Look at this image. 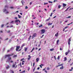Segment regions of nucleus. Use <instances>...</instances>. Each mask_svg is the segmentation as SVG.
<instances>
[{"label": "nucleus", "mask_w": 73, "mask_h": 73, "mask_svg": "<svg viewBox=\"0 0 73 73\" xmlns=\"http://www.w3.org/2000/svg\"><path fill=\"white\" fill-rule=\"evenodd\" d=\"M30 70V68L29 67L28 68V71H29Z\"/></svg>", "instance_id": "49530a36"}, {"label": "nucleus", "mask_w": 73, "mask_h": 73, "mask_svg": "<svg viewBox=\"0 0 73 73\" xmlns=\"http://www.w3.org/2000/svg\"><path fill=\"white\" fill-rule=\"evenodd\" d=\"M73 24V22H71V23L68 24L67 25H70V24Z\"/></svg>", "instance_id": "2f4dec72"}, {"label": "nucleus", "mask_w": 73, "mask_h": 73, "mask_svg": "<svg viewBox=\"0 0 73 73\" xmlns=\"http://www.w3.org/2000/svg\"><path fill=\"white\" fill-rule=\"evenodd\" d=\"M32 37V36H30L29 38H28V40H29V41H30V39H31V37Z\"/></svg>", "instance_id": "393cba45"}, {"label": "nucleus", "mask_w": 73, "mask_h": 73, "mask_svg": "<svg viewBox=\"0 0 73 73\" xmlns=\"http://www.w3.org/2000/svg\"><path fill=\"white\" fill-rule=\"evenodd\" d=\"M57 59H58V60H59V59H60V56H58V57Z\"/></svg>", "instance_id": "a19ab883"}, {"label": "nucleus", "mask_w": 73, "mask_h": 73, "mask_svg": "<svg viewBox=\"0 0 73 73\" xmlns=\"http://www.w3.org/2000/svg\"><path fill=\"white\" fill-rule=\"evenodd\" d=\"M32 4V2H30V5H31Z\"/></svg>", "instance_id": "0e129e2a"}, {"label": "nucleus", "mask_w": 73, "mask_h": 73, "mask_svg": "<svg viewBox=\"0 0 73 73\" xmlns=\"http://www.w3.org/2000/svg\"><path fill=\"white\" fill-rule=\"evenodd\" d=\"M63 64H59V66H62L63 65H63Z\"/></svg>", "instance_id": "c85d7f7f"}, {"label": "nucleus", "mask_w": 73, "mask_h": 73, "mask_svg": "<svg viewBox=\"0 0 73 73\" xmlns=\"http://www.w3.org/2000/svg\"><path fill=\"white\" fill-rule=\"evenodd\" d=\"M58 42H59V40H58L56 42L57 45H58Z\"/></svg>", "instance_id": "4468645a"}, {"label": "nucleus", "mask_w": 73, "mask_h": 73, "mask_svg": "<svg viewBox=\"0 0 73 73\" xmlns=\"http://www.w3.org/2000/svg\"><path fill=\"white\" fill-rule=\"evenodd\" d=\"M28 49V48H25V52H27V49Z\"/></svg>", "instance_id": "aec40b11"}, {"label": "nucleus", "mask_w": 73, "mask_h": 73, "mask_svg": "<svg viewBox=\"0 0 73 73\" xmlns=\"http://www.w3.org/2000/svg\"><path fill=\"white\" fill-rule=\"evenodd\" d=\"M37 70H39V69H40V67H38L37 68Z\"/></svg>", "instance_id": "bf43d9fd"}, {"label": "nucleus", "mask_w": 73, "mask_h": 73, "mask_svg": "<svg viewBox=\"0 0 73 73\" xmlns=\"http://www.w3.org/2000/svg\"><path fill=\"white\" fill-rule=\"evenodd\" d=\"M13 27V25H10V28H12V27Z\"/></svg>", "instance_id": "5fc2aeb1"}, {"label": "nucleus", "mask_w": 73, "mask_h": 73, "mask_svg": "<svg viewBox=\"0 0 73 73\" xmlns=\"http://www.w3.org/2000/svg\"><path fill=\"white\" fill-rule=\"evenodd\" d=\"M36 62H38V61H39V58H37L36 59Z\"/></svg>", "instance_id": "9b49d317"}, {"label": "nucleus", "mask_w": 73, "mask_h": 73, "mask_svg": "<svg viewBox=\"0 0 73 73\" xmlns=\"http://www.w3.org/2000/svg\"><path fill=\"white\" fill-rule=\"evenodd\" d=\"M34 73H38V72H35Z\"/></svg>", "instance_id": "69168bd1"}, {"label": "nucleus", "mask_w": 73, "mask_h": 73, "mask_svg": "<svg viewBox=\"0 0 73 73\" xmlns=\"http://www.w3.org/2000/svg\"><path fill=\"white\" fill-rule=\"evenodd\" d=\"M67 60V59L66 58V57H64V61H66Z\"/></svg>", "instance_id": "4be33fe9"}, {"label": "nucleus", "mask_w": 73, "mask_h": 73, "mask_svg": "<svg viewBox=\"0 0 73 73\" xmlns=\"http://www.w3.org/2000/svg\"><path fill=\"white\" fill-rule=\"evenodd\" d=\"M71 17V16H69L68 17H66L67 18H70Z\"/></svg>", "instance_id": "473e14b6"}, {"label": "nucleus", "mask_w": 73, "mask_h": 73, "mask_svg": "<svg viewBox=\"0 0 73 73\" xmlns=\"http://www.w3.org/2000/svg\"><path fill=\"white\" fill-rule=\"evenodd\" d=\"M36 68L35 67L33 70V72H35V69Z\"/></svg>", "instance_id": "4c0bfd02"}, {"label": "nucleus", "mask_w": 73, "mask_h": 73, "mask_svg": "<svg viewBox=\"0 0 73 73\" xmlns=\"http://www.w3.org/2000/svg\"><path fill=\"white\" fill-rule=\"evenodd\" d=\"M28 57H29L27 58V60H30L31 58V56L30 55H29L28 56Z\"/></svg>", "instance_id": "39448f33"}, {"label": "nucleus", "mask_w": 73, "mask_h": 73, "mask_svg": "<svg viewBox=\"0 0 73 73\" xmlns=\"http://www.w3.org/2000/svg\"><path fill=\"white\" fill-rule=\"evenodd\" d=\"M58 8H61V6L59 5L58 6Z\"/></svg>", "instance_id": "a18cd8bd"}, {"label": "nucleus", "mask_w": 73, "mask_h": 73, "mask_svg": "<svg viewBox=\"0 0 73 73\" xmlns=\"http://www.w3.org/2000/svg\"><path fill=\"white\" fill-rule=\"evenodd\" d=\"M11 57H10L8 59V60H11Z\"/></svg>", "instance_id": "e433bc0d"}, {"label": "nucleus", "mask_w": 73, "mask_h": 73, "mask_svg": "<svg viewBox=\"0 0 73 73\" xmlns=\"http://www.w3.org/2000/svg\"><path fill=\"white\" fill-rule=\"evenodd\" d=\"M63 7H65L66 6V5L65 3H63Z\"/></svg>", "instance_id": "1a4fd4ad"}, {"label": "nucleus", "mask_w": 73, "mask_h": 73, "mask_svg": "<svg viewBox=\"0 0 73 73\" xmlns=\"http://www.w3.org/2000/svg\"><path fill=\"white\" fill-rule=\"evenodd\" d=\"M50 69H49V67H48L47 68V70H49Z\"/></svg>", "instance_id": "c03bdc74"}, {"label": "nucleus", "mask_w": 73, "mask_h": 73, "mask_svg": "<svg viewBox=\"0 0 73 73\" xmlns=\"http://www.w3.org/2000/svg\"><path fill=\"white\" fill-rule=\"evenodd\" d=\"M10 51V50H7V52H9Z\"/></svg>", "instance_id": "338daca9"}, {"label": "nucleus", "mask_w": 73, "mask_h": 73, "mask_svg": "<svg viewBox=\"0 0 73 73\" xmlns=\"http://www.w3.org/2000/svg\"><path fill=\"white\" fill-rule=\"evenodd\" d=\"M17 55H15L14 56H13V58H15V57H17Z\"/></svg>", "instance_id": "6e6552de"}, {"label": "nucleus", "mask_w": 73, "mask_h": 73, "mask_svg": "<svg viewBox=\"0 0 73 73\" xmlns=\"http://www.w3.org/2000/svg\"><path fill=\"white\" fill-rule=\"evenodd\" d=\"M34 50H35V47H33V48L32 49V50L31 52V53H32V52H33V51Z\"/></svg>", "instance_id": "a211bd4d"}, {"label": "nucleus", "mask_w": 73, "mask_h": 73, "mask_svg": "<svg viewBox=\"0 0 73 73\" xmlns=\"http://www.w3.org/2000/svg\"><path fill=\"white\" fill-rule=\"evenodd\" d=\"M68 28V27L66 26L64 28V29H66V28Z\"/></svg>", "instance_id": "603ef678"}, {"label": "nucleus", "mask_w": 73, "mask_h": 73, "mask_svg": "<svg viewBox=\"0 0 73 73\" xmlns=\"http://www.w3.org/2000/svg\"><path fill=\"white\" fill-rule=\"evenodd\" d=\"M19 65H20L21 67H22V66H21V62L20 63V64L19 65Z\"/></svg>", "instance_id": "72a5a7b5"}, {"label": "nucleus", "mask_w": 73, "mask_h": 73, "mask_svg": "<svg viewBox=\"0 0 73 73\" xmlns=\"http://www.w3.org/2000/svg\"><path fill=\"white\" fill-rule=\"evenodd\" d=\"M58 36V32L57 33L55 34L56 37H57V36Z\"/></svg>", "instance_id": "ddd939ff"}, {"label": "nucleus", "mask_w": 73, "mask_h": 73, "mask_svg": "<svg viewBox=\"0 0 73 73\" xmlns=\"http://www.w3.org/2000/svg\"><path fill=\"white\" fill-rule=\"evenodd\" d=\"M50 51H53V50H54V48H53L51 49H50Z\"/></svg>", "instance_id": "bb28decb"}, {"label": "nucleus", "mask_w": 73, "mask_h": 73, "mask_svg": "<svg viewBox=\"0 0 73 73\" xmlns=\"http://www.w3.org/2000/svg\"><path fill=\"white\" fill-rule=\"evenodd\" d=\"M48 3H53V2L50 1H49Z\"/></svg>", "instance_id": "c9c22d12"}, {"label": "nucleus", "mask_w": 73, "mask_h": 73, "mask_svg": "<svg viewBox=\"0 0 73 73\" xmlns=\"http://www.w3.org/2000/svg\"><path fill=\"white\" fill-rule=\"evenodd\" d=\"M25 44H23L22 45V46L21 47V49H22V48H23V46H25Z\"/></svg>", "instance_id": "f3484780"}, {"label": "nucleus", "mask_w": 73, "mask_h": 73, "mask_svg": "<svg viewBox=\"0 0 73 73\" xmlns=\"http://www.w3.org/2000/svg\"><path fill=\"white\" fill-rule=\"evenodd\" d=\"M50 20V17H49L48 19H46V21H49Z\"/></svg>", "instance_id": "79ce46f5"}, {"label": "nucleus", "mask_w": 73, "mask_h": 73, "mask_svg": "<svg viewBox=\"0 0 73 73\" xmlns=\"http://www.w3.org/2000/svg\"><path fill=\"white\" fill-rule=\"evenodd\" d=\"M60 69H64V66H62V67L60 68Z\"/></svg>", "instance_id": "2eb2a0df"}, {"label": "nucleus", "mask_w": 73, "mask_h": 73, "mask_svg": "<svg viewBox=\"0 0 73 73\" xmlns=\"http://www.w3.org/2000/svg\"><path fill=\"white\" fill-rule=\"evenodd\" d=\"M28 6H26L25 7V9H28Z\"/></svg>", "instance_id": "7c9ffc66"}, {"label": "nucleus", "mask_w": 73, "mask_h": 73, "mask_svg": "<svg viewBox=\"0 0 73 73\" xmlns=\"http://www.w3.org/2000/svg\"><path fill=\"white\" fill-rule=\"evenodd\" d=\"M13 23V21H11V22H10V23Z\"/></svg>", "instance_id": "e2e57ef3"}, {"label": "nucleus", "mask_w": 73, "mask_h": 73, "mask_svg": "<svg viewBox=\"0 0 73 73\" xmlns=\"http://www.w3.org/2000/svg\"><path fill=\"white\" fill-rule=\"evenodd\" d=\"M68 52H66L65 53V55H66V56H67V55H68Z\"/></svg>", "instance_id": "c756f323"}, {"label": "nucleus", "mask_w": 73, "mask_h": 73, "mask_svg": "<svg viewBox=\"0 0 73 73\" xmlns=\"http://www.w3.org/2000/svg\"><path fill=\"white\" fill-rule=\"evenodd\" d=\"M35 62H34L33 64V67L35 66Z\"/></svg>", "instance_id": "de8ad7c7"}, {"label": "nucleus", "mask_w": 73, "mask_h": 73, "mask_svg": "<svg viewBox=\"0 0 73 73\" xmlns=\"http://www.w3.org/2000/svg\"><path fill=\"white\" fill-rule=\"evenodd\" d=\"M36 36H37V34H36V33H34L32 36V39H33Z\"/></svg>", "instance_id": "f03ea898"}, {"label": "nucleus", "mask_w": 73, "mask_h": 73, "mask_svg": "<svg viewBox=\"0 0 73 73\" xmlns=\"http://www.w3.org/2000/svg\"><path fill=\"white\" fill-rule=\"evenodd\" d=\"M10 68V67H9V65L7 66L6 67V69H9Z\"/></svg>", "instance_id": "0eeeda50"}, {"label": "nucleus", "mask_w": 73, "mask_h": 73, "mask_svg": "<svg viewBox=\"0 0 73 73\" xmlns=\"http://www.w3.org/2000/svg\"><path fill=\"white\" fill-rule=\"evenodd\" d=\"M24 63H25V61H23L22 62V65H24Z\"/></svg>", "instance_id": "6ab92c4d"}, {"label": "nucleus", "mask_w": 73, "mask_h": 73, "mask_svg": "<svg viewBox=\"0 0 73 73\" xmlns=\"http://www.w3.org/2000/svg\"><path fill=\"white\" fill-rule=\"evenodd\" d=\"M69 7H68L66 10L65 11V12H66V11H68V9H69Z\"/></svg>", "instance_id": "cd10ccee"}, {"label": "nucleus", "mask_w": 73, "mask_h": 73, "mask_svg": "<svg viewBox=\"0 0 73 73\" xmlns=\"http://www.w3.org/2000/svg\"><path fill=\"white\" fill-rule=\"evenodd\" d=\"M11 49L12 50V49H13V48L12 47L11 48Z\"/></svg>", "instance_id": "774afa93"}, {"label": "nucleus", "mask_w": 73, "mask_h": 73, "mask_svg": "<svg viewBox=\"0 0 73 73\" xmlns=\"http://www.w3.org/2000/svg\"><path fill=\"white\" fill-rule=\"evenodd\" d=\"M25 70H24V71H23L21 72H20L19 73H25Z\"/></svg>", "instance_id": "dca6fc26"}, {"label": "nucleus", "mask_w": 73, "mask_h": 73, "mask_svg": "<svg viewBox=\"0 0 73 73\" xmlns=\"http://www.w3.org/2000/svg\"><path fill=\"white\" fill-rule=\"evenodd\" d=\"M13 54H8V55H6L5 56V58H6L7 57H9L11 56H13Z\"/></svg>", "instance_id": "f257e3e1"}, {"label": "nucleus", "mask_w": 73, "mask_h": 73, "mask_svg": "<svg viewBox=\"0 0 73 73\" xmlns=\"http://www.w3.org/2000/svg\"><path fill=\"white\" fill-rule=\"evenodd\" d=\"M11 72H12L11 73H14V72L13 71H11Z\"/></svg>", "instance_id": "052dcab7"}, {"label": "nucleus", "mask_w": 73, "mask_h": 73, "mask_svg": "<svg viewBox=\"0 0 73 73\" xmlns=\"http://www.w3.org/2000/svg\"><path fill=\"white\" fill-rule=\"evenodd\" d=\"M48 4V3H44V5H46V4Z\"/></svg>", "instance_id": "8fccbe9b"}, {"label": "nucleus", "mask_w": 73, "mask_h": 73, "mask_svg": "<svg viewBox=\"0 0 73 73\" xmlns=\"http://www.w3.org/2000/svg\"><path fill=\"white\" fill-rule=\"evenodd\" d=\"M8 40V38H7L6 39H5V40Z\"/></svg>", "instance_id": "4d7b16f0"}, {"label": "nucleus", "mask_w": 73, "mask_h": 73, "mask_svg": "<svg viewBox=\"0 0 73 73\" xmlns=\"http://www.w3.org/2000/svg\"><path fill=\"white\" fill-rule=\"evenodd\" d=\"M18 21H19V20H16L15 21V23H18Z\"/></svg>", "instance_id": "412c9836"}, {"label": "nucleus", "mask_w": 73, "mask_h": 73, "mask_svg": "<svg viewBox=\"0 0 73 73\" xmlns=\"http://www.w3.org/2000/svg\"><path fill=\"white\" fill-rule=\"evenodd\" d=\"M53 23H49L48 25V26H50V25H51Z\"/></svg>", "instance_id": "f8f14e48"}, {"label": "nucleus", "mask_w": 73, "mask_h": 73, "mask_svg": "<svg viewBox=\"0 0 73 73\" xmlns=\"http://www.w3.org/2000/svg\"><path fill=\"white\" fill-rule=\"evenodd\" d=\"M39 66H40L41 68H42V66H41V65H39Z\"/></svg>", "instance_id": "13d9d810"}, {"label": "nucleus", "mask_w": 73, "mask_h": 73, "mask_svg": "<svg viewBox=\"0 0 73 73\" xmlns=\"http://www.w3.org/2000/svg\"><path fill=\"white\" fill-rule=\"evenodd\" d=\"M11 31L10 30H9L7 32L8 33H10V31Z\"/></svg>", "instance_id": "ea45409f"}, {"label": "nucleus", "mask_w": 73, "mask_h": 73, "mask_svg": "<svg viewBox=\"0 0 73 73\" xmlns=\"http://www.w3.org/2000/svg\"><path fill=\"white\" fill-rule=\"evenodd\" d=\"M7 9H3V12H6Z\"/></svg>", "instance_id": "b1692460"}, {"label": "nucleus", "mask_w": 73, "mask_h": 73, "mask_svg": "<svg viewBox=\"0 0 73 73\" xmlns=\"http://www.w3.org/2000/svg\"><path fill=\"white\" fill-rule=\"evenodd\" d=\"M6 14H7L8 13H9V12L8 11H6V13H5Z\"/></svg>", "instance_id": "f704fd0d"}, {"label": "nucleus", "mask_w": 73, "mask_h": 73, "mask_svg": "<svg viewBox=\"0 0 73 73\" xmlns=\"http://www.w3.org/2000/svg\"><path fill=\"white\" fill-rule=\"evenodd\" d=\"M18 49H19V46H17V47L16 48V51H18Z\"/></svg>", "instance_id": "9d476101"}, {"label": "nucleus", "mask_w": 73, "mask_h": 73, "mask_svg": "<svg viewBox=\"0 0 73 73\" xmlns=\"http://www.w3.org/2000/svg\"><path fill=\"white\" fill-rule=\"evenodd\" d=\"M16 62H15V64H14L13 65V68H14V67H15V66H16Z\"/></svg>", "instance_id": "423d86ee"}, {"label": "nucleus", "mask_w": 73, "mask_h": 73, "mask_svg": "<svg viewBox=\"0 0 73 73\" xmlns=\"http://www.w3.org/2000/svg\"><path fill=\"white\" fill-rule=\"evenodd\" d=\"M10 8H11V9H13V7H10Z\"/></svg>", "instance_id": "3c124183"}, {"label": "nucleus", "mask_w": 73, "mask_h": 73, "mask_svg": "<svg viewBox=\"0 0 73 73\" xmlns=\"http://www.w3.org/2000/svg\"><path fill=\"white\" fill-rule=\"evenodd\" d=\"M5 8H8V6L7 5H5Z\"/></svg>", "instance_id": "5701e85b"}, {"label": "nucleus", "mask_w": 73, "mask_h": 73, "mask_svg": "<svg viewBox=\"0 0 73 73\" xmlns=\"http://www.w3.org/2000/svg\"><path fill=\"white\" fill-rule=\"evenodd\" d=\"M71 41V38H70L68 39V44L69 45H70V42Z\"/></svg>", "instance_id": "20e7f679"}, {"label": "nucleus", "mask_w": 73, "mask_h": 73, "mask_svg": "<svg viewBox=\"0 0 73 73\" xmlns=\"http://www.w3.org/2000/svg\"><path fill=\"white\" fill-rule=\"evenodd\" d=\"M23 1H22L21 2H22V5H24V3H23Z\"/></svg>", "instance_id": "6e6d98bb"}, {"label": "nucleus", "mask_w": 73, "mask_h": 73, "mask_svg": "<svg viewBox=\"0 0 73 73\" xmlns=\"http://www.w3.org/2000/svg\"><path fill=\"white\" fill-rule=\"evenodd\" d=\"M21 16L19 15V18H21Z\"/></svg>", "instance_id": "37998d69"}, {"label": "nucleus", "mask_w": 73, "mask_h": 73, "mask_svg": "<svg viewBox=\"0 0 73 73\" xmlns=\"http://www.w3.org/2000/svg\"><path fill=\"white\" fill-rule=\"evenodd\" d=\"M41 27H42V24H40V25L39 26V28H41Z\"/></svg>", "instance_id": "a878e982"}, {"label": "nucleus", "mask_w": 73, "mask_h": 73, "mask_svg": "<svg viewBox=\"0 0 73 73\" xmlns=\"http://www.w3.org/2000/svg\"><path fill=\"white\" fill-rule=\"evenodd\" d=\"M15 37V36H13L11 37V38H14V37Z\"/></svg>", "instance_id": "680f3d73"}, {"label": "nucleus", "mask_w": 73, "mask_h": 73, "mask_svg": "<svg viewBox=\"0 0 73 73\" xmlns=\"http://www.w3.org/2000/svg\"><path fill=\"white\" fill-rule=\"evenodd\" d=\"M24 58H23V59H21V61H23V60H24Z\"/></svg>", "instance_id": "864d4df0"}, {"label": "nucleus", "mask_w": 73, "mask_h": 73, "mask_svg": "<svg viewBox=\"0 0 73 73\" xmlns=\"http://www.w3.org/2000/svg\"><path fill=\"white\" fill-rule=\"evenodd\" d=\"M41 34H44L45 32V29H42L41 30Z\"/></svg>", "instance_id": "7ed1b4c3"}, {"label": "nucleus", "mask_w": 73, "mask_h": 73, "mask_svg": "<svg viewBox=\"0 0 73 73\" xmlns=\"http://www.w3.org/2000/svg\"><path fill=\"white\" fill-rule=\"evenodd\" d=\"M67 52L68 53H70V50H68Z\"/></svg>", "instance_id": "09e8293b"}, {"label": "nucleus", "mask_w": 73, "mask_h": 73, "mask_svg": "<svg viewBox=\"0 0 73 73\" xmlns=\"http://www.w3.org/2000/svg\"><path fill=\"white\" fill-rule=\"evenodd\" d=\"M3 27H4V25L2 24V25H1V28H3Z\"/></svg>", "instance_id": "58836bf2"}]
</instances>
